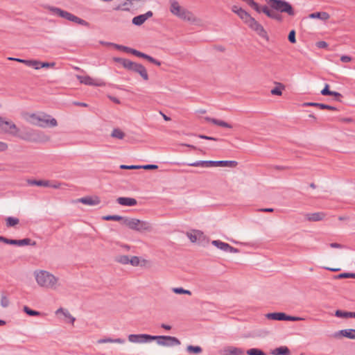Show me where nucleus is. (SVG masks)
<instances>
[{"instance_id":"obj_52","label":"nucleus","mask_w":355,"mask_h":355,"mask_svg":"<svg viewBox=\"0 0 355 355\" xmlns=\"http://www.w3.org/2000/svg\"><path fill=\"white\" fill-rule=\"evenodd\" d=\"M286 321H301L304 320V318L297 316H291L286 315Z\"/></svg>"},{"instance_id":"obj_5","label":"nucleus","mask_w":355,"mask_h":355,"mask_svg":"<svg viewBox=\"0 0 355 355\" xmlns=\"http://www.w3.org/2000/svg\"><path fill=\"white\" fill-rule=\"evenodd\" d=\"M270 8L280 13H286L288 16L295 15V10L293 6L286 0H266Z\"/></svg>"},{"instance_id":"obj_9","label":"nucleus","mask_w":355,"mask_h":355,"mask_svg":"<svg viewBox=\"0 0 355 355\" xmlns=\"http://www.w3.org/2000/svg\"><path fill=\"white\" fill-rule=\"evenodd\" d=\"M49 10L53 14L57 15L58 16L66 19L70 21L76 23L84 26H89V24L87 21L59 8L51 6L49 8Z\"/></svg>"},{"instance_id":"obj_11","label":"nucleus","mask_w":355,"mask_h":355,"mask_svg":"<svg viewBox=\"0 0 355 355\" xmlns=\"http://www.w3.org/2000/svg\"><path fill=\"white\" fill-rule=\"evenodd\" d=\"M19 131L17 125L11 121H7L0 116V132L8 133L17 136Z\"/></svg>"},{"instance_id":"obj_64","label":"nucleus","mask_w":355,"mask_h":355,"mask_svg":"<svg viewBox=\"0 0 355 355\" xmlns=\"http://www.w3.org/2000/svg\"><path fill=\"white\" fill-rule=\"evenodd\" d=\"M7 148L8 145L6 143L0 141V150H5L7 149Z\"/></svg>"},{"instance_id":"obj_44","label":"nucleus","mask_w":355,"mask_h":355,"mask_svg":"<svg viewBox=\"0 0 355 355\" xmlns=\"http://www.w3.org/2000/svg\"><path fill=\"white\" fill-rule=\"evenodd\" d=\"M248 355H266L262 350L257 348H252L247 351Z\"/></svg>"},{"instance_id":"obj_56","label":"nucleus","mask_w":355,"mask_h":355,"mask_svg":"<svg viewBox=\"0 0 355 355\" xmlns=\"http://www.w3.org/2000/svg\"><path fill=\"white\" fill-rule=\"evenodd\" d=\"M55 64L53 62L49 63V62H42L40 61V69L43 67H53Z\"/></svg>"},{"instance_id":"obj_18","label":"nucleus","mask_w":355,"mask_h":355,"mask_svg":"<svg viewBox=\"0 0 355 355\" xmlns=\"http://www.w3.org/2000/svg\"><path fill=\"white\" fill-rule=\"evenodd\" d=\"M116 202L123 206L132 207L137 205L136 199L128 197H119L116 199Z\"/></svg>"},{"instance_id":"obj_58","label":"nucleus","mask_w":355,"mask_h":355,"mask_svg":"<svg viewBox=\"0 0 355 355\" xmlns=\"http://www.w3.org/2000/svg\"><path fill=\"white\" fill-rule=\"evenodd\" d=\"M198 137L201 138V139H207V140H212V141H218V139H217V138L206 136V135H199Z\"/></svg>"},{"instance_id":"obj_45","label":"nucleus","mask_w":355,"mask_h":355,"mask_svg":"<svg viewBox=\"0 0 355 355\" xmlns=\"http://www.w3.org/2000/svg\"><path fill=\"white\" fill-rule=\"evenodd\" d=\"M173 293L175 294H186V295H191V292L189 290H186L183 288H173Z\"/></svg>"},{"instance_id":"obj_29","label":"nucleus","mask_w":355,"mask_h":355,"mask_svg":"<svg viewBox=\"0 0 355 355\" xmlns=\"http://www.w3.org/2000/svg\"><path fill=\"white\" fill-rule=\"evenodd\" d=\"M27 184L29 186H38V187H47L49 186V180H27Z\"/></svg>"},{"instance_id":"obj_7","label":"nucleus","mask_w":355,"mask_h":355,"mask_svg":"<svg viewBox=\"0 0 355 355\" xmlns=\"http://www.w3.org/2000/svg\"><path fill=\"white\" fill-rule=\"evenodd\" d=\"M170 3V11L173 15L183 20L189 21H193L195 20V17L193 13L188 10L181 7L177 1L171 0Z\"/></svg>"},{"instance_id":"obj_33","label":"nucleus","mask_w":355,"mask_h":355,"mask_svg":"<svg viewBox=\"0 0 355 355\" xmlns=\"http://www.w3.org/2000/svg\"><path fill=\"white\" fill-rule=\"evenodd\" d=\"M272 354L273 355H288L290 351L287 347H280L275 349Z\"/></svg>"},{"instance_id":"obj_63","label":"nucleus","mask_w":355,"mask_h":355,"mask_svg":"<svg viewBox=\"0 0 355 355\" xmlns=\"http://www.w3.org/2000/svg\"><path fill=\"white\" fill-rule=\"evenodd\" d=\"M146 20H147L148 18L151 17L153 15V12L149 10L147 12H146L145 14H143Z\"/></svg>"},{"instance_id":"obj_53","label":"nucleus","mask_w":355,"mask_h":355,"mask_svg":"<svg viewBox=\"0 0 355 355\" xmlns=\"http://www.w3.org/2000/svg\"><path fill=\"white\" fill-rule=\"evenodd\" d=\"M329 87V85L326 84L323 89H322V91L320 92L321 94L323 96H329L332 91H330Z\"/></svg>"},{"instance_id":"obj_46","label":"nucleus","mask_w":355,"mask_h":355,"mask_svg":"<svg viewBox=\"0 0 355 355\" xmlns=\"http://www.w3.org/2000/svg\"><path fill=\"white\" fill-rule=\"evenodd\" d=\"M24 311L31 316H37L40 315V313L39 311L32 310L26 306L24 307Z\"/></svg>"},{"instance_id":"obj_19","label":"nucleus","mask_w":355,"mask_h":355,"mask_svg":"<svg viewBox=\"0 0 355 355\" xmlns=\"http://www.w3.org/2000/svg\"><path fill=\"white\" fill-rule=\"evenodd\" d=\"M224 355H243L244 354V350L239 347H227L223 349Z\"/></svg>"},{"instance_id":"obj_30","label":"nucleus","mask_w":355,"mask_h":355,"mask_svg":"<svg viewBox=\"0 0 355 355\" xmlns=\"http://www.w3.org/2000/svg\"><path fill=\"white\" fill-rule=\"evenodd\" d=\"M335 315L336 317L342 318H355V312L337 310L335 313Z\"/></svg>"},{"instance_id":"obj_32","label":"nucleus","mask_w":355,"mask_h":355,"mask_svg":"<svg viewBox=\"0 0 355 355\" xmlns=\"http://www.w3.org/2000/svg\"><path fill=\"white\" fill-rule=\"evenodd\" d=\"M211 243L218 249L224 252H227V248H229L228 243H224L219 240H214L211 242Z\"/></svg>"},{"instance_id":"obj_60","label":"nucleus","mask_w":355,"mask_h":355,"mask_svg":"<svg viewBox=\"0 0 355 355\" xmlns=\"http://www.w3.org/2000/svg\"><path fill=\"white\" fill-rule=\"evenodd\" d=\"M340 60L343 62H350L352 60V58H351V57H349L348 55H343L340 58Z\"/></svg>"},{"instance_id":"obj_22","label":"nucleus","mask_w":355,"mask_h":355,"mask_svg":"<svg viewBox=\"0 0 355 355\" xmlns=\"http://www.w3.org/2000/svg\"><path fill=\"white\" fill-rule=\"evenodd\" d=\"M79 202L83 204L94 206L97 205L100 203V200L98 197L92 198V197H85L79 199Z\"/></svg>"},{"instance_id":"obj_31","label":"nucleus","mask_w":355,"mask_h":355,"mask_svg":"<svg viewBox=\"0 0 355 355\" xmlns=\"http://www.w3.org/2000/svg\"><path fill=\"white\" fill-rule=\"evenodd\" d=\"M97 343H99V344L107 343L123 344V343H125V340L122 339V338L112 339V338H106L99 339L97 341Z\"/></svg>"},{"instance_id":"obj_49","label":"nucleus","mask_w":355,"mask_h":355,"mask_svg":"<svg viewBox=\"0 0 355 355\" xmlns=\"http://www.w3.org/2000/svg\"><path fill=\"white\" fill-rule=\"evenodd\" d=\"M121 169H139L140 165H125L121 164L120 166Z\"/></svg>"},{"instance_id":"obj_41","label":"nucleus","mask_w":355,"mask_h":355,"mask_svg":"<svg viewBox=\"0 0 355 355\" xmlns=\"http://www.w3.org/2000/svg\"><path fill=\"white\" fill-rule=\"evenodd\" d=\"M284 88V86L282 83H278L277 86L271 90V94L273 95L280 96L282 94V90Z\"/></svg>"},{"instance_id":"obj_1","label":"nucleus","mask_w":355,"mask_h":355,"mask_svg":"<svg viewBox=\"0 0 355 355\" xmlns=\"http://www.w3.org/2000/svg\"><path fill=\"white\" fill-rule=\"evenodd\" d=\"M232 10L236 13L250 28L255 31L260 37L268 39L267 32L263 26L247 11L237 6H233Z\"/></svg>"},{"instance_id":"obj_21","label":"nucleus","mask_w":355,"mask_h":355,"mask_svg":"<svg viewBox=\"0 0 355 355\" xmlns=\"http://www.w3.org/2000/svg\"><path fill=\"white\" fill-rule=\"evenodd\" d=\"M77 78L81 83L86 85H101V84L97 83L95 80L89 76H78Z\"/></svg>"},{"instance_id":"obj_25","label":"nucleus","mask_w":355,"mask_h":355,"mask_svg":"<svg viewBox=\"0 0 355 355\" xmlns=\"http://www.w3.org/2000/svg\"><path fill=\"white\" fill-rule=\"evenodd\" d=\"M325 214L324 212H315L306 214V218L309 221H320L324 218Z\"/></svg>"},{"instance_id":"obj_47","label":"nucleus","mask_w":355,"mask_h":355,"mask_svg":"<svg viewBox=\"0 0 355 355\" xmlns=\"http://www.w3.org/2000/svg\"><path fill=\"white\" fill-rule=\"evenodd\" d=\"M129 263L133 266H137L139 264V259L137 256L129 258Z\"/></svg>"},{"instance_id":"obj_57","label":"nucleus","mask_w":355,"mask_h":355,"mask_svg":"<svg viewBox=\"0 0 355 355\" xmlns=\"http://www.w3.org/2000/svg\"><path fill=\"white\" fill-rule=\"evenodd\" d=\"M132 54L137 56V57H139V58H144L145 59V57L146 55V54L142 53V52H140L136 49H135V51H132Z\"/></svg>"},{"instance_id":"obj_3","label":"nucleus","mask_w":355,"mask_h":355,"mask_svg":"<svg viewBox=\"0 0 355 355\" xmlns=\"http://www.w3.org/2000/svg\"><path fill=\"white\" fill-rule=\"evenodd\" d=\"M34 277L37 284L40 287L56 290L60 286L59 278L49 271L44 270H35Z\"/></svg>"},{"instance_id":"obj_28","label":"nucleus","mask_w":355,"mask_h":355,"mask_svg":"<svg viewBox=\"0 0 355 355\" xmlns=\"http://www.w3.org/2000/svg\"><path fill=\"white\" fill-rule=\"evenodd\" d=\"M59 313H62L66 318L69 319V322L71 324H73L76 318L71 315L68 310L60 308L55 311L56 315H58Z\"/></svg>"},{"instance_id":"obj_20","label":"nucleus","mask_w":355,"mask_h":355,"mask_svg":"<svg viewBox=\"0 0 355 355\" xmlns=\"http://www.w3.org/2000/svg\"><path fill=\"white\" fill-rule=\"evenodd\" d=\"M19 138L28 141H37L36 133L34 131H27L23 134H19L17 132V135Z\"/></svg>"},{"instance_id":"obj_62","label":"nucleus","mask_w":355,"mask_h":355,"mask_svg":"<svg viewBox=\"0 0 355 355\" xmlns=\"http://www.w3.org/2000/svg\"><path fill=\"white\" fill-rule=\"evenodd\" d=\"M8 60H15L21 63H24L26 64V60L21 59V58H8Z\"/></svg>"},{"instance_id":"obj_55","label":"nucleus","mask_w":355,"mask_h":355,"mask_svg":"<svg viewBox=\"0 0 355 355\" xmlns=\"http://www.w3.org/2000/svg\"><path fill=\"white\" fill-rule=\"evenodd\" d=\"M140 168H144L146 170H152L158 168V166L155 164H146V165H140Z\"/></svg>"},{"instance_id":"obj_37","label":"nucleus","mask_w":355,"mask_h":355,"mask_svg":"<svg viewBox=\"0 0 355 355\" xmlns=\"http://www.w3.org/2000/svg\"><path fill=\"white\" fill-rule=\"evenodd\" d=\"M111 136L119 139H122L125 137V134L120 129L114 128L111 134Z\"/></svg>"},{"instance_id":"obj_54","label":"nucleus","mask_w":355,"mask_h":355,"mask_svg":"<svg viewBox=\"0 0 355 355\" xmlns=\"http://www.w3.org/2000/svg\"><path fill=\"white\" fill-rule=\"evenodd\" d=\"M352 276H354L353 273L344 272V273H340L338 275H337L336 278H338V279L352 278Z\"/></svg>"},{"instance_id":"obj_6","label":"nucleus","mask_w":355,"mask_h":355,"mask_svg":"<svg viewBox=\"0 0 355 355\" xmlns=\"http://www.w3.org/2000/svg\"><path fill=\"white\" fill-rule=\"evenodd\" d=\"M31 122L35 125L46 128L55 127L58 123L55 119L45 113L31 114L30 115Z\"/></svg>"},{"instance_id":"obj_40","label":"nucleus","mask_w":355,"mask_h":355,"mask_svg":"<svg viewBox=\"0 0 355 355\" xmlns=\"http://www.w3.org/2000/svg\"><path fill=\"white\" fill-rule=\"evenodd\" d=\"M115 261L121 263V264H128L129 263V257L127 255H119L115 257Z\"/></svg>"},{"instance_id":"obj_13","label":"nucleus","mask_w":355,"mask_h":355,"mask_svg":"<svg viewBox=\"0 0 355 355\" xmlns=\"http://www.w3.org/2000/svg\"><path fill=\"white\" fill-rule=\"evenodd\" d=\"M154 336L148 334H130L128 340L133 343H146L154 340Z\"/></svg>"},{"instance_id":"obj_27","label":"nucleus","mask_w":355,"mask_h":355,"mask_svg":"<svg viewBox=\"0 0 355 355\" xmlns=\"http://www.w3.org/2000/svg\"><path fill=\"white\" fill-rule=\"evenodd\" d=\"M309 17L311 19H320L321 20L325 21L329 19L330 15L327 12H316L310 14Z\"/></svg>"},{"instance_id":"obj_4","label":"nucleus","mask_w":355,"mask_h":355,"mask_svg":"<svg viewBox=\"0 0 355 355\" xmlns=\"http://www.w3.org/2000/svg\"><path fill=\"white\" fill-rule=\"evenodd\" d=\"M113 60L114 62L121 64L125 69L139 74L144 80L149 79L147 70L141 64L121 58H114Z\"/></svg>"},{"instance_id":"obj_26","label":"nucleus","mask_w":355,"mask_h":355,"mask_svg":"<svg viewBox=\"0 0 355 355\" xmlns=\"http://www.w3.org/2000/svg\"><path fill=\"white\" fill-rule=\"evenodd\" d=\"M286 313L282 312L270 313L266 314V318L274 320H286Z\"/></svg>"},{"instance_id":"obj_51","label":"nucleus","mask_w":355,"mask_h":355,"mask_svg":"<svg viewBox=\"0 0 355 355\" xmlns=\"http://www.w3.org/2000/svg\"><path fill=\"white\" fill-rule=\"evenodd\" d=\"M1 306L6 308L9 305V300L7 298L6 296L2 295L1 299Z\"/></svg>"},{"instance_id":"obj_61","label":"nucleus","mask_w":355,"mask_h":355,"mask_svg":"<svg viewBox=\"0 0 355 355\" xmlns=\"http://www.w3.org/2000/svg\"><path fill=\"white\" fill-rule=\"evenodd\" d=\"M227 252H232V253H236V252H239V250L237 248H235L231 246L230 245H229V248H227Z\"/></svg>"},{"instance_id":"obj_50","label":"nucleus","mask_w":355,"mask_h":355,"mask_svg":"<svg viewBox=\"0 0 355 355\" xmlns=\"http://www.w3.org/2000/svg\"><path fill=\"white\" fill-rule=\"evenodd\" d=\"M62 184V183L58 182H51V181L49 180V186L47 187H51L53 189H60V188H61Z\"/></svg>"},{"instance_id":"obj_39","label":"nucleus","mask_w":355,"mask_h":355,"mask_svg":"<svg viewBox=\"0 0 355 355\" xmlns=\"http://www.w3.org/2000/svg\"><path fill=\"white\" fill-rule=\"evenodd\" d=\"M187 351L190 354H200L202 349L200 346L189 345L187 347Z\"/></svg>"},{"instance_id":"obj_36","label":"nucleus","mask_w":355,"mask_h":355,"mask_svg":"<svg viewBox=\"0 0 355 355\" xmlns=\"http://www.w3.org/2000/svg\"><path fill=\"white\" fill-rule=\"evenodd\" d=\"M146 19L144 16V15H139L138 16H136L133 19H132V24L136 25V26H141V24H143L145 21H146Z\"/></svg>"},{"instance_id":"obj_8","label":"nucleus","mask_w":355,"mask_h":355,"mask_svg":"<svg viewBox=\"0 0 355 355\" xmlns=\"http://www.w3.org/2000/svg\"><path fill=\"white\" fill-rule=\"evenodd\" d=\"M49 10L53 14L57 15L58 16L66 19L70 21L76 23L84 26H89V24L87 21L59 8L51 6L49 8Z\"/></svg>"},{"instance_id":"obj_15","label":"nucleus","mask_w":355,"mask_h":355,"mask_svg":"<svg viewBox=\"0 0 355 355\" xmlns=\"http://www.w3.org/2000/svg\"><path fill=\"white\" fill-rule=\"evenodd\" d=\"M208 165H209V167H213V166L235 167L237 165V162L236 161H228V160H221V161L208 160Z\"/></svg>"},{"instance_id":"obj_42","label":"nucleus","mask_w":355,"mask_h":355,"mask_svg":"<svg viewBox=\"0 0 355 355\" xmlns=\"http://www.w3.org/2000/svg\"><path fill=\"white\" fill-rule=\"evenodd\" d=\"M19 223V220L17 218L13 217H8L6 218V226L7 227H13L16 225H17Z\"/></svg>"},{"instance_id":"obj_59","label":"nucleus","mask_w":355,"mask_h":355,"mask_svg":"<svg viewBox=\"0 0 355 355\" xmlns=\"http://www.w3.org/2000/svg\"><path fill=\"white\" fill-rule=\"evenodd\" d=\"M329 96H334L338 101H340V98L342 97V95L337 92H331Z\"/></svg>"},{"instance_id":"obj_35","label":"nucleus","mask_w":355,"mask_h":355,"mask_svg":"<svg viewBox=\"0 0 355 355\" xmlns=\"http://www.w3.org/2000/svg\"><path fill=\"white\" fill-rule=\"evenodd\" d=\"M187 165L196 167H209L208 160H199L192 163H188Z\"/></svg>"},{"instance_id":"obj_24","label":"nucleus","mask_w":355,"mask_h":355,"mask_svg":"<svg viewBox=\"0 0 355 355\" xmlns=\"http://www.w3.org/2000/svg\"><path fill=\"white\" fill-rule=\"evenodd\" d=\"M205 119L208 121V122H211L215 125H219V126H221V127H224V128H232V126L231 124L224 121H222V120H218V119H213V118H211V117H209V116H206L205 118Z\"/></svg>"},{"instance_id":"obj_38","label":"nucleus","mask_w":355,"mask_h":355,"mask_svg":"<svg viewBox=\"0 0 355 355\" xmlns=\"http://www.w3.org/2000/svg\"><path fill=\"white\" fill-rule=\"evenodd\" d=\"M125 218H123L119 215H107L103 217V219L105 220H114V221H119L124 220Z\"/></svg>"},{"instance_id":"obj_48","label":"nucleus","mask_w":355,"mask_h":355,"mask_svg":"<svg viewBox=\"0 0 355 355\" xmlns=\"http://www.w3.org/2000/svg\"><path fill=\"white\" fill-rule=\"evenodd\" d=\"M288 39V41L292 44H295L296 42L295 31L294 30H292L289 32Z\"/></svg>"},{"instance_id":"obj_10","label":"nucleus","mask_w":355,"mask_h":355,"mask_svg":"<svg viewBox=\"0 0 355 355\" xmlns=\"http://www.w3.org/2000/svg\"><path fill=\"white\" fill-rule=\"evenodd\" d=\"M123 224L130 229L140 232L151 230V225L149 223L137 218H125L123 220Z\"/></svg>"},{"instance_id":"obj_12","label":"nucleus","mask_w":355,"mask_h":355,"mask_svg":"<svg viewBox=\"0 0 355 355\" xmlns=\"http://www.w3.org/2000/svg\"><path fill=\"white\" fill-rule=\"evenodd\" d=\"M154 340L157 345L164 347H173L180 345V341L175 337L170 336H155Z\"/></svg>"},{"instance_id":"obj_34","label":"nucleus","mask_w":355,"mask_h":355,"mask_svg":"<svg viewBox=\"0 0 355 355\" xmlns=\"http://www.w3.org/2000/svg\"><path fill=\"white\" fill-rule=\"evenodd\" d=\"M243 1L248 3L252 8H253L257 12L261 13V6L255 2L254 0H242Z\"/></svg>"},{"instance_id":"obj_14","label":"nucleus","mask_w":355,"mask_h":355,"mask_svg":"<svg viewBox=\"0 0 355 355\" xmlns=\"http://www.w3.org/2000/svg\"><path fill=\"white\" fill-rule=\"evenodd\" d=\"M334 338H339L340 336L347 338L349 339L355 340V329H345L338 331L333 334Z\"/></svg>"},{"instance_id":"obj_17","label":"nucleus","mask_w":355,"mask_h":355,"mask_svg":"<svg viewBox=\"0 0 355 355\" xmlns=\"http://www.w3.org/2000/svg\"><path fill=\"white\" fill-rule=\"evenodd\" d=\"M6 243L19 246L28 245L31 244V239L26 238L24 239L16 240L6 238Z\"/></svg>"},{"instance_id":"obj_43","label":"nucleus","mask_w":355,"mask_h":355,"mask_svg":"<svg viewBox=\"0 0 355 355\" xmlns=\"http://www.w3.org/2000/svg\"><path fill=\"white\" fill-rule=\"evenodd\" d=\"M26 65L32 67L35 69H40V61L35 60H26Z\"/></svg>"},{"instance_id":"obj_16","label":"nucleus","mask_w":355,"mask_h":355,"mask_svg":"<svg viewBox=\"0 0 355 355\" xmlns=\"http://www.w3.org/2000/svg\"><path fill=\"white\" fill-rule=\"evenodd\" d=\"M261 12H263L267 17L277 21H282V17L277 12L270 10L267 6H261Z\"/></svg>"},{"instance_id":"obj_2","label":"nucleus","mask_w":355,"mask_h":355,"mask_svg":"<svg viewBox=\"0 0 355 355\" xmlns=\"http://www.w3.org/2000/svg\"><path fill=\"white\" fill-rule=\"evenodd\" d=\"M232 10L236 13L250 28L255 31L260 37L268 39L267 32L263 26L247 11L237 6H233Z\"/></svg>"},{"instance_id":"obj_23","label":"nucleus","mask_w":355,"mask_h":355,"mask_svg":"<svg viewBox=\"0 0 355 355\" xmlns=\"http://www.w3.org/2000/svg\"><path fill=\"white\" fill-rule=\"evenodd\" d=\"M304 105H306V106L317 107H319L321 110H333V111L337 110V108L336 107H334V106H331V105H327V104L319 103L309 102V103H304Z\"/></svg>"}]
</instances>
